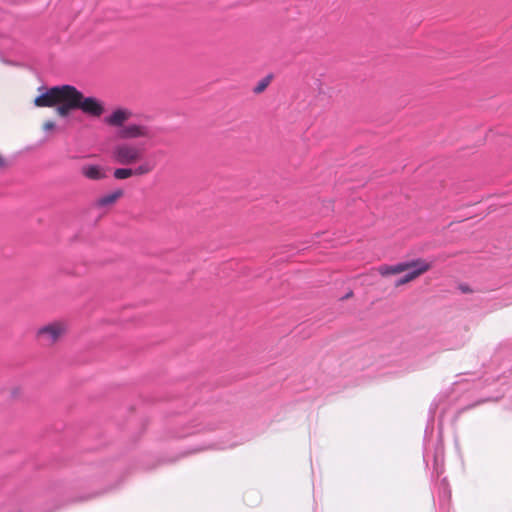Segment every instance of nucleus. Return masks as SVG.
Instances as JSON below:
<instances>
[{
  "label": "nucleus",
  "mask_w": 512,
  "mask_h": 512,
  "mask_svg": "<svg viewBox=\"0 0 512 512\" xmlns=\"http://www.w3.org/2000/svg\"><path fill=\"white\" fill-rule=\"evenodd\" d=\"M488 401V399H481V400H478L477 402L475 403H472L470 405H468L467 407H465L463 410H469V409H473L475 408L476 406L478 405H481L483 403H486Z\"/></svg>",
  "instance_id": "obj_14"
},
{
  "label": "nucleus",
  "mask_w": 512,
  "mask_h": 512,
  "mask_svg": "<svg viewBox=\"0 0 512 512\" xmlns=\"http://www.w3.org/2000/svg\"><path fill=\"white\" fill-rule=\"evenodd\" d=\"M124 195V191L122 189H117L113 192L107 193L101 197H99L95 201V206L102 208L115 204L120 198Z\"/></svg>",
  "instance_id": "obj_10"
},
{
  "label": "nucleus",
  "mask_w": 512,
  "mask_h": 512,
  "mask_svg": "<svg viewBox=\"0 0 512 512\" xmlns=\"http://www.w3.org/2000/svg\"><path fill=\"white\" fill-rule=\"evenodd\" d=\"M270 83V77H266L264 79H262L260 82H258V84L254 87L253 91L254 93L256 94H259V93H262L266 88L267 86L269 85Z\"/></svg>",
  "instance_id": "obj_12"
},
{
  "label": "nucleus",
  "mask_w": 512,
  "mask_h": 512,
  "mask_svg": "<svg viewBox=\"0 0 512 512\" xmlns=\"http://www.w3.org/2000/svg\"><path fill=\"white\" fill-rule=\"evenodd\" d=\"M404 264L409 266L405 271L407 273L395 282L396 287H400L414 281L432 268L431 263L422 258L407 261L404 262Z\"/></svg>",
  "instance_id": "obj_5"
},
{
  "label": "nucleus",
  "mask_w": 512,
  "mask_h": 512,
  "mask_svg": "<svg viewBox=\"0 0 512 512\" xmlns=\"http://www.w3.org/2000/svg\"><path fill=\"white\" fill-rule=\"evenodd\" d=\"M81 174L89 180L99 181L107 178L106 168L100 165H84Z\"/></svg>",
  "instance_id": "obj_9"
},
{
  "label": "nucleus",
  "mask_w": 512,
  "mask_h": 512,
  "mask_svg": "<svg viewBox=\"0 0 512 512\" xmlns=\"http://www.w3.org/2000/svg\"><path fill=\"white\" fill-rule=\"evenodd\" d=\"M154 170L152 162H144L135 168L120 166L113 171V177L117 180H126L131 177H141L150 174Z\"/></svg>",
  "instance_id": "obj_6"
},
{
  "label": "nucleus",
  "mask_w": 512,
  "mask_h": 512,
  "mask_svg": "<svg viewBox=\"0 0 512 512\" xmlns=\"http://www.w3.org/2000/svg\"><path fill=\"white\" fill-rule=\"evenodd\" d=\"M145 149L131 142H120L111 150L112 161L119 166H138L144 163Z\"/></svg>",
  "instance_id": "obj_2"
},
{
  "label": "nucleus",
  "mask_w": 512,
  "mask_h": 512,
  "mask_svg": "<svg viewBox=\"0 0 512 512\" xmlns=\"http://www.w3.org/2000/svg\"><path fill=\"white\" fill-rule=\"evenodd\" d=\"M352 295H353V292L350 291L349 293L346 294V296L344 298L345 299L350 298V297H352Z\"/></svg>",
  "instance_id": "obj_16"
},
{
  "label": "nucleus",
  "mask_w": 512,
  "mask_h": 512,
  "mask_svg": "<svg viewBox=\"0 0 512 512\" xmlns=\"http://www.w3.org/2000/svg\"><path fill=\"white\" fill-rule=\"evenodd\" d=\"M42 128L45 132L50 133L55 130L56 126L53 121L48 120V121L44 122Z\"/></svg>",
  "instance_id": "obj_13"
},
{
  "label": "nucleus",
  "mask_w": 512,
  "mask_h": 512,
  "mask_svg": "<svg viewBox=\"0 0 512 512\" xmlns=\"http://www.w3.org/2000/svg\"><path fill=\"white\" fill-rule=\"evenodd\" d=\"M461 289H462V291H463V292H465V293H468V292H470V291H471L468 287H462Z\"/></svg>",
  "instance_id": "obj_15"
},
{
  "label": "nucleus",
  "mask_w": 512,
  "mask_h": 512,
  "mask_svg": "<svg viewBox=\"0 0 512 512\" xmlns=\"http://www.w3.org/2000/svg\"><path fill=\"white\" fill-rule=\"evenodd\" d=\"M34 104L37 107L57 106V113L60 116H64V85L53 87L46 93L36 97Z\"/></svg>",
  "instance_id": "obj_4"
},
{
  "label": "nucleus",
  "mask_w": 512,
  "mask_h": 512,
  "mask_svg": "<svg viewBox=\"0 0 512 512\" xmlns=\"http://www.w3.org/2000/svg\"><path fill=\"white\" fill-rule=\"evenodd\" d=\"M64 337V322L62 320L49 321L39 326L34 333L38 345L46 349L55 348Z\"/></svg>",
  "instance_id": "obj_3"
},
{
  "label": "nucleus",
  "mask_w": 512,
  "mask_h": 512,
  "mask_svg": "<svg viewBox=\"0 0 512 512\" xmlns=\"http://www.w3.org/2000/svg\"><path fill=\"white\" fill-rule=\"evenodd\" d=\"M133 116V112L125 107H118L114 109L110 115L104 118V123L110 127L122 129L125 123L128 122Z\"/></svg>",
  "instance_id": "obj_8"
},
{
  "label": "nucleus",
  "mask_w": 512,
  "mask_h": 512,
  "mask_svg": "<svg viewBox=\"0 0 512 512\" xmlns=\"http://www.w3.org/2000/svg\"><path fill=\"white\" fill-rule=\"evenodd\" d=\"M408 267L409 266L405 265L404 262H400L395 265H381L377 268V271L381 276L386 277L403 273Z\"/></svg>",
  "instance_id": "obj_11"
},
{
  "label": "nucleus",
  "mask_w": 512,
  "mask_h": 512,
  "mask_svg": "<svg viewBox=\"0 0 512 512\" xmlns=\"http://www.w3.org/2000/svg\"><path fill=\"white\" fill-rule=\"evenodd\" d=\"M76 109L93 118H100L105 112V106L101 100L85 97L74 86L66 85V114Z\"/></svg>",
  "instance_id": "obj_1"
},
{
  "label": "nucleus",
  "mask_w": 512,
  "mask_h": 512,
  "mask_svg": "<svg viewBox=\"0 0 512 512\" xmlns=\"http://www.w3.org/2000/svg\"><path fill=\"white\" fill-rule=\"evenodd\" d=\"M119 139L129 140V139H138V138H152L151 130L146 125H140L131 123L125 125L122 129L118 131L117 134Z\"/></svg>",
  "instance_id": "obj_7"
}]
</instances>
